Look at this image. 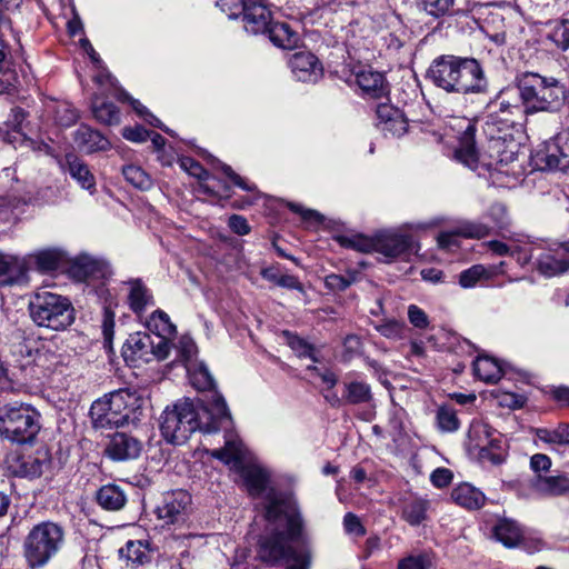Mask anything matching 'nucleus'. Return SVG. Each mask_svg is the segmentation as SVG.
Segmentation results:
<instances>
[{
    "mask_svg": "<svg viewBox=\"0 0 569 569\" xmlns=\"http://www.w3.org/2000/svg\"><path fill=\"white\" fill-rule=\"evenodd\" d=\"M246 449L237 435L227 432L224 446L211 451V456L230 465L237 470L252 497L264 495V517L269 522H276L282 517L286 520L287 535L290 539L299 537L302 528L301 516L296 512L291 500L282 492L269 488L270 473L261 465L247 461Z\"/></svg>",
    "mask_w": 569,
    "mask_h": 569,
    "instance_id": "1",
    "label": "nucleus"
},
{
    "mask_svg": "<svg viewBox=\"0 0 569 569\" xmlns=\"http://www.w3.org/2000/svg\"><path fill=\"white\" fill-rule=\"evenodd\" d=\"M204 406L197 410L189 399L167 407L161 415L160 430L163 438L173 445H183L190 436L200 430L203 433L227 429L231 417L223 397L213 392L210 400H203Z\"/></svg>",
    "mask_w": 569,
    "mask_h": 569,
    "instance_id": "2",
    "label": "nucleus"
},
{
    "mask_svg": "<svg viewBox=\"0 0 569 569\" xmlns=\"http://www.w3.org/2000/svg\"><path fill=\"white\" fill-rule=\"evenodd\" d=\"M428 78L437 88L448 93L483 94L489 88L482 66L473 58L440 56L431 62Z\"/></svg>",
    "mask_w": 569,
    "mask_h": 569,
    "instance_id": "3",
    "label": "nucleus"
},
{
    "mask_svg": "<svg viewBox=\"0 0 569 569\" xmlns=\"http://www.w3.org/2000/svg\"><path fill=\"white\" fill-rule=\"evenodd\" d=\"M515 91L529 114L555 112L566 99V89L556 78L536 72L517 76Z\"/></svg>",
    "mask_w": 569,
    "mask_h": 569,
    "instance_id": "4",
    "label": "nucleus"
},
{
    "mask_svg": "<svg viewBox=\"0 0 569 569\" xmlns=\"http://www.w3.org/2000/svg\"><path fill=\"white\" fill-rule=\"evenodd\" d=\"M139 398L128 390H118L96 400L90 417L96 428H119L139 421Z\"/></svg>",
    "mask_w": 569,
    "mask_h": 569,
    "instance_id": "5",
    "label": "nucleus"
},
{
    "mask_svg": "<svg viewBox=\"0 0 569 569\" xmlns=\"http://www.w3.org/2000/svg\"><path fill=\"white\" fill-rule=\"evenodd\" d=\"M64 529L53 522L43 521L32 527L23 541V555L31 568L44 567L64 545Z\"/></svg>",
    "mask_w": 569,
    "mask_h": 569,
    "instance_id": "6",
    "label": "nucleus"
},
{
    "mask_svg": "<svg viewBox=\"0 0 569 569\" xmlns=\"http://www.w3.org/2000/svg\"><path fill=\"white\" fill-rule=\"evenodd\" d=\"M39 417L29 405H3L0 407V436L17 443L30 442L40 430Z\"/></svg>",
    "mask_w": 569,
    "mask_h": 569,
    "instance_id": "7",
    "label": "nucleus"
},
{
    "mask_svg": "<svg viewBox=\"0 0 569 569\" xmlns=\"http://www.w3.org/2000/svg\"><path fill=\"white\" fill-rule=\"evenodd\" d=\"M29 310L37 326L56 331L66 329L74 320L70 301L60 295L48 291L38 293L30 301Z\"/></svg>",
    "mask_w": 569,
    "mask_h": 569,
    "instance_id": "8",
    "label": "nucleus"
},
{
    "mask_svg": "<svg viewBox=\"0 0 569 569\" xmlns=\"http://www.w3.org/2000/svg\"><path fill=\"white\" fill-rule=\"evenodd\" d=\"M288 537L282 531H276L271 536L262 538L259 546V557L270 565H274L287 557L289 561L288 569H309L310 550L307 548L299 551L292 550L288 547Z\"/></svg>",
    "mask_w": 569,
    "mask_h": 569,
    "instance_id": "9",
    "label": "nucleus"
},
{
    "mask_svg": "<svg viewBox=\"0 0 569 569\" xmlns=\"http://www.w3.org/2000/svg\"><path fill=\"white\" fill-rule=\"evenodd\" d=\"M487 126H498V131L520 123L529 114L515 89L502 90L487 107Z\"/></svg>",
    "mask_w": 569,
    "mask_h": 569,
    "instance_id": "10",
    "label": "nucleus"
},
{
    "mask_svg": "<svg viewBox=\"0 0 569 569\" xmlns=\"http://www.w3.org/2000/svg\"><path fill=\"white\" fill-rule=\"evenodd\" d=\"M168 355L169 343L162 339L157 341L146 332L131 333L122 347L123 359L133 367L154 359L163 360Z\"/></svg>",
    "mask_w": 569,
    "mask_h": 569,
    "instance_id": "11",
    "label": "nucleus"
},
{
    "mask_svg": "<svg viewBox=\"0 0 569 569\" xmlns=\"http://www.w3.org/2000/svg\"><path fill=\"white\" fill-rule=\"evenodd\" d=\"M535 161L542 170H567L569 168V130L561 131L546 141L537 150Z\"/></svg>",
    "mask_w": 569,
    "mask_h": 569,
    "instance_id": "12",
    "label": "nucleus"
},
{
    "mask_svg": "<svg viewBox=\"0 0 569 569\" xmlns=\"http://www.w3.org/2000/svg\"><path fill=\"white\" fill-rule=\"evenodd\" d=\"M191 496L184 490L166 492L156 508L159 520L164 525L183 523L191 510Z\"/></svg>",
    "mask_w": 569,
    "mask_h": 569,
    "instance_id": "13",
    "label": "nucleus"
},
{
    "mask_svg": "<svg viewBox=\"0 0 569 569\" xmlns=\"http://www.w3.org/2000/svg\"><path fill=\"white\" fill-rule=\"evenodd\" d=\"M417 251V246L410 236L393 232L378 234L376 252L382 256V262L389 263L397 258L408 259Z\"/></svg>",
    "mask_w": 569,
    "mask_h": 569,
    "instance_id": "14",
    "label": "nucleus"
},
{
    "mask_svg": "<svg viewBox=\"0 0 569 569\" xmlns=\"http://www.w3.org/2000/svg\"><path fill=\"white\" fill-rule=\"evenodd\" d=\"M142 450V442L126 432H116L106 447V456L114 461L137 459Z\"/></svg>",
    "mask_w": 569,
    "mask_h": 569,
    "instance_id": "15",
    "label": "nucleus"
},
{
    "mask_svg": "<svg viewBox=\"0 0 569 569\" xmlns=\"http://www.w3.org/2000/svg\"><path fill=\"white\" fill-rule=\"evenodd\" d=\"M62 257V251L57 248H44L30 252L26 256H21V260H23L26 266L27 284L30 282V272L32 270H37L41 273L56 270L59 267Z\"/></svg>",
    "mask_w": 569,
    "mask_h": 569,
    "instance_id": "16",
    "label": "nucleus"
},
{
    "mask_svg": "<svg viewBox=\"0 0 569 569\" xmlns=\"http://www.w3.org/2000/svg\"><path fill=\"white\" fill-rule=\"evenodd\" d=\"M27 286L26 266L21 256L0 251V288Z\"/></svg>",
    "mask_w": 569,
    "mask_h": 569,
    "instance_id": "17",
    "label": "nucleus"
},
{
    "mask_svg": "<svg viewBox=\"0 0 569 569\" xmlns=\"http://www.w3.org/2000/svg\"><path fill=\"white\" fill-rule=\"evenodd\" d=\"M377 127L393 137H400L408 130V120L405 113L397 107L381 103L377 107Z\"/></svg>",
    "mask_w": 569,
    "mask_h": 569,
    "instance_id": "18",
    "label": "nucleus"
},
{
    "mask_svg": "<svg viewBox=\"0 0 569 569\" xmlns=\"http://www.w3.org/2000/svg\"><path fill=\"white\" fill-rule=\"evenodd\" d=\"M289 66L297 80L302 82H317L322 77V67L318 58L308 51L295 53Z\"/></svg>",
    "mask_w": 569,
    "mask_h": 569,
    "instance_id": "19",
    "label": "nucleus"
},
{
    "mask_svg": "<svg viewBox=\"0 0 569 569\" xmlns=\"http://www.w3.org/2000/svg\"><path fill=\"white\" fill-rule=\"evenodd\" d=\"M243 22L246 30L253 34L266 33L273 23L270 10L257 0H248L243 6Z\"/></svg>",
    "mask_w": 569,
    "mask_h": 569,
    "instance_id": "20",
    "label": "nucleus"
},
{
    "mask_svg": "<svg viewBox=\"0 0 569 569\" xmlns=\"http://www.w3.org/2000/svg\"><path fill=\"white\" fill-rule=\"evenodd\" d=\"M76 146L81 152L93 153L108 150L110 142L99 131L81 124L73 133Z\"/></svg>",
    "mask_w": 569,
    "mask_h": 569,
    "instance_id": "21",
    "label": "nucleus"
},
{
    "mask_svg": "<svg viewBox=\"0 0 569 569\" xmlns=\"http://www.w3.org/2000/svg\"><path fill=\"white\" fill-rule=\"evenodd\" d=\"M119 559L126 568H136L150 561L149 543L143 540H128L118 551Z\"/></svg>",
    "mask_w": 569,
    "mask_h": 569,
    "instance_id": "22",
    "label": "nucleus"
},
{
    "mask_svg": "<svg viewBox=\"0 0 569 569\" xmlns=\"http://www.w3.org/2000/svg\"><path fill=\"white\" fill-rule=\"evenodd\" d=\"M537 269L546 277H555L569 270V259L560 250H547L537 258Z\"/></svg>",
    "mask_w": 569,
    "mask_h": 569,
    "instance_id": "23",
    "label": "nucleus"
},
{
    "mask_svg": "<svg viewBox=\"0 0 569 569\" xmlns=\"http://www.w3.org/2000/svg\"><path fill=\"white\" fill-rule=\"evenodd\" d=\"M475 124L468 121L459 140V147L456 150L457 160L469 168H475L479 159L478 151L475 146Z\"/></svg>",
    "mask_w": 569,
    "mask_h": 569,
    "instance_id": "24",
    "label": "nucleus"
},
{
    "mask_svg": "<svg viewBox=\"0 0 569 569\" xmlns=\"http://www.w3.org/2000/svg\"><path fill=\"white\" fill-rule=\"evenodd\" d=\"M66 164L71 178L74 179L82 189L88 190L90 193L96 191V178L87 163L74 154H67Z\"/></svg>",
    "mask_w": 569,
    "mask_h": 569,
    "instance_id": "25",
    "label": "nucleus"
},
{
    "mask_svg": "<svg viewBox=\"0 0 569 569\" xmlns=\"http://www.w3.org/2000/svg\"><path fill=\"white\" fill-rule=\"evenodd\" d=\"M50 465V456L47 450H38L33 456L22 457L16 473L21 477H40Z\"/></svg>",
    "mask_w": 569,
    "mask_h": 569,
    "instance_id": "26",
    "label": "nucleus"
},
{
    "mask_svg": "<svg viewBox=\"0 0 569 569\" xmlns=\"http://www.w3.org/2000/svg\"><path fill=\"white\" fill-rule=\"evenodd\" d=\"M70 273L79 281H86L91 277L98 278L103 273V263L91 256L81 254L72 261Z\"/></svg>",
    "mask_w": 569,
    "mask_h": 569,
    "instance_id": "27",
    "label": "nucleus"
},
{
    "mask_svg": "<svg viewBox=\"0 0 569 569\" xmlns=\"http://www.w3.org/2000/svg\"><path fill=\"white\" fill-rule=\"evenodd\" d=\"M452 500L469 510H476L485 505V495L469 483H460L451 491Z\"/></svg>",
    "mask_w": 569,
    "mask_h": 569,
    "instance_id": "28",
    "label": "nucleus"
},
{
    "mask_svg": "<svg viewBox=\"0 0 569 569\" xmlns=\"http://www.w3.org/2000/svg\"><path fill=\"white\" fill-rule=\"evenodd\" d=\"M266 33L274 46L284 50L293 49L299 43V34L286 22H273Z\"/></svg>",
    "mask_w": 569,
    "mask_h": 569,
    "instance_id": "29",
    "label": "nucleus"
},
{
    "mask_svg": "<svg viewBox=\"0 0 569 569\" xmlns=\"http://www.w3.org/2000/svg\"><path fill=\"white\" fill-rule=\"evenodd\" d=\"M356 81L362 91L372 97H380L386 91L385 76L371 68L358 71L356 73Z\"/></svg>",
    "mask_w": 569,
    "mask_h": 569,
    "instance_id": "30",
    "label": "nucleus"
},
{
    "mask_svg": "<svg viewBox=\"0 0 569 569\" xmlns=\"http://www.w3.org/2000/svg\"><path fill=\"white\" fill-rule=\"evenodd\" d=\"M96 498L99 506L109 511H118L122 509L127 502L124 491L116 485L102 486L98 490Z\"/></svg>",
    "mask_w": 569,
    "mask_h": 569,
    "instance_id": "31",
    "label": "nucleus"
},
{
    "mask_svg": "<svg viewBox=\"0 0 569 569\" xmlns=\"http://www.w3.org/2000/svg\"><path fill=\"white\" fill-rule=\"evenodd\" d=\"M146 326L156 336L157 341L162 339L169 343L170 337L176 332V326L162 310L153 311L147 319Z\"/></svg>",
    "mask_w": 569,
    "mask_h": 569,
    "instance_id": "32",
    "label": "nucleus"
},
{
    "mask_svg": "<svg viewBox=\"0 0 569 569\" xmlns=\"http://www.w3.org/2000/svg\"><path fill=\"white\" fill-rule=\"evenodd\" d=\"M532 487L541 495L559 496L569 491V478L566 476H537Z\"/></svg>",
    "mask_w": 569,
    "mask_h": 569,
    "instance_id": "33",
    "label": "nucleus"
},
{
    "mask_svg": "<svg viewBox=\"0 0 569 569\" xmlns=\"http://www.w3.org/2000/svg\"><path fill=\"white\" fill-rule=\"evenodd\" d=\"M128 286V301L133 312L140 315L148 306L153 305L152 295L140 280H131Z\"/></svg>",
    "mask_w": 569,
    "mask_h": 569,
    "instance_id": "34",
    "label": "nucleus"
},
{
    "mask_svg": "<svg viewBox=\"0 0 569 569\" xmlns=\"http://www.w3.org/2000/svg\"><path fill=\"white\" fill-rule=\"evenodd\" d=\"M495 537L503 546L513 548L520 543L523 537V532L517 522L509 519H503L496 525Z\"/></svg>",
    "mask_w": 569,
    "mask_h": 569,
    "instance_id": "35",
    "label": "nucleus"
},
{
    "mask_svg": "<svg viewBox=\"0 0 569 569\" xmlns=\"http://www.w3.org/2000/svg\"><path fill=\"white\" fill-rule=\"evenodd\" d=\"M186 370L189 376L190 382L194 388L202 391L209 390L211 391L210 395H212L213 392L218 393L217 391L212 390L214 387V380L204 363L197 362L188 365V368H186ZM210 399L211 396H209L206 400Z\"/></svg>",
    "mask_w": 569,
    "mask_h": 569,
    "instance_id": "36",
    "label": "nucleus"
},
{
    "mask_svg": "<svg viewBox=\"0 0 569 569\" xmlns=\"http://www.w3.org/2000/svg\"><path fill=\"white\" fill-rule=\"evenodd\" d=\"M475 375L485 382L495 383L502 376L501 366L490 357H478L473 363Z\"/></svg>",
    "mask_w": 569,
    "mask_h": 569,
    "instance_id": "37",
    "label": "nucleus"
},
{
    "mask_svg": "<svg viewBox=\"0 0 569 569\" xmlns=\"http://www.w3.org/2000/svg\"><path fill=\"white\" fill-rule=\"evenodd\" d=\"M488 248L498 256H517L518 261L522 264L529 263L533 258L531 249L521 248L519 246H508L499 240L489 241Z\"/></svg>",
    "mask_w": 569,
    "mask_h": 569,
    "instance_id": "38",
    "label": "nucleus"
},
{
    "mask_svg": "<svg viewBox=\"0 0 569 569\" xmlns=\"http://www.w3.org/2000/svg\"><path fill=\"white\" fill-rule=\"evenodd\" d=\"M343 399L351 405L368 402L371 399L370 386L363 381L345 382Z\"/></svg>",
    "mask_w": 569,
    "mask_h": 569,
    "instance_id": "39",
    "label": "nucleus"
},
{
    "mask_svg": "<svg viewBox=\"0 0 569 569\" xmlns=\"http://www.w3.org/2000/svg\"><path fill=\"white\" fill-rule=\"evenodd\" d=\"M26 113L20 108H14L11 111V119L8 120L4 140L11 144L27 142L26 134L22 132V121Z\"/></svg>",
    "mask_w": 569,
    "mask_h": 569,
    "instance_id": "40",
    "label": "nucleus"
},
{
    "mask_svg": "<svg viewBox=\"0 0 569 569\" xmlns=\"http://www.w3.org/2000/svg\"><path fill=\"white\" fill-rule=\"evenodd\" d=\"M429 501L426 499H413L406 503L402 510V518L411 526H418L427 518Z\"/></svg>",
    "mask_w": 569,
    "mask_h": 569,
    "instance_id": "41",
    "label": "nucleus"
},
{
    "mask_svg": "<svg viewBox=\"0 0 569 569\" xmlns=\"http://www.w3.org/2000/svg\"><path fill=\"white\" fill-rule=\"evenodd\" d=\"M538 439L548 445H569V425H559L556 429H537Z\"/></svg>",
    "mask_w": 569,
    "mask_h": 569,
    "instance_id": "42",
    "label": "nucleus"
},
{
    "mask_svg": "<svg viewBox=\"0 0 569 569\" xmlns=\"http://www.w3.org/2000/svg\"><path fill=\"white\" fill-rule=\"evenodd\" d=\"M92 112L94 118L102 123L112 126L120 122L119 109L111 102L99 103L96 99L92 102Z\"/></svg>",
    "mask_w": 569,
    "mask_h": 569,
    "instance_id": "43",
    "label": "nucleus"
},
{
    "mask_svg": "<svg viewBox=\"0 0 569 569\" xmlns=\"http://www.w3.org/2000/svg\"><path fill=\"white\" fill-rule=\"evenodd\" d=\"M340 243L350 249H355L360 252L369 253L376 252V247L378 242V236L375 238H370L363 234H355L351 237H341L339 239Z\"/></svg>",
    "mask_w": 569,
    "mask_h": 569,
    "instance_id": "44",
    "label": "nucleus"
},
{
    "mask_svg": "<svg viewBox=\"0 0 569 569\" xmlns=\"http://www.w3.org/2000/svg\"><path fill=\"white\" fill-rule=\"evenodd\" d=\"M489 278L490 272L482 264H475L460 272L459 284L465 289H469Z\"/></svg>",
    "mask_w": 569,
    "mask_h": 569,
    "instance_id": "45",
    "label": "nucleus"
},
{
    "mask_svg": "<svg viewBox=\"0 0 569 569\" xmlns=\"http://www.w3.org/2000/svg\"><path fill=\"white\" fill-rule=\"evenodd\" d=\"M262 277L276 283L279 287L288 288V289H296L300 292L303 291V286L298 280V278L290 276V274H280L276 269L273 268H267L263 269L261 272Z\"/></svg>",
    "mask_w": 569,
    "mask_h": 569,
    "instance_id": "46",
    "label": "nucleus"
},
{
    "mask_svg": "<svg viewBox=\"0 0 569 569\" xmlns=\"http://www.w3.org/2000/svg\"><path fill=\"white\" fill-rule=\"evenodd\" d=\"M118 98L120 100L130 102L131 107L137 112V114L141 117L144 121H147L149 124L156 128H160L166 132L170 133L169 129L164 128L162 122L151 112H149V110L139 100L131 98L124 91H121Z\"/></svg>",
    "mask_w": 569,
    "mask_h": 569,
    "instance_id": "47",
    "label": "nucleus"
},
{
    "mask_svg": "<svg viewBox=\"0 0 569 569\" xmlns=\"http://www.w3.org/2000/svg\"><path fill=\"white\" fill-rule=\"evenodd\" d=\"M122 173L124 179L133 187L146 190L152 186V181L148 173L140 167L129 164L123 167Z\"/></svg>",
    "mask_w": 569,
    "mask_h": 569,
    "instance_id": "48",
    "label": "nucleus"
},
{
    "mask_svg": "<svg viewBox=\"0 0 569 569\" xmlns=\"http://www.w3.org/2000/svg\"><path fill=\"white\" fill-rule=\"evenodd\" d=\"M176 349L178 358L183 363L184 368H188V365L199 362L196 358L197 346L190 337H181L176 345Z\"/></svg>",
    "mask_w": 569,
    "mask_h": 569,
    "instance_id": "49",
    "label": "nucleus"
},
{
    "mask_svg": "<svg viewBox=\"0 0 569 569\" xmlns=\"http://www.w3.org/2000/svg\"><path fill=\"white\" fill-rule=\"evenodd\" d=\"M378 332L391 340H401L407 336L408 328L403 322L396 320L386 321L376 327Z\"/></svg>",
    "mask_w": 569,
    "mask_h": 569,
    "instance_id": "50",
    "label": "nucleus"
},
{
    "mask_svg": "<svg viewBox=\"0 0 569 569\" xmlns=\"http://www.w3.org/2000/svg\"><path fill=\"white\" fill-rule=\"evenodd\" d=\"M437 423L441 431L453 432L459 429V420L453 409L441 407L437 412Z\"/></svg>",
    "mask_w": 569,
    "mask_h": 569,
    "instance_id": "51",
    "label": "nucleus"
},
{
    "mask_svg": "<svg viewBox=\"0 0 569 569\" xmlns=\"http://www.w3.org/2000/svg\"><path fill=\"white\" fill-rule=\"evenodd\" d=\"M428 14L439 18L453 6V0H415Z\"/></svg>",
    "mask_w": 569,
    "mask_h": 569,
    "instance_id": "52",
    "label": "nucleus"
},
{
    "mask_svg": "<svg viewBox=\"0 0 569 569\" xmlns=\"http://www.w3.org/2000/svg\"><path fill=\"white\" fill-rule=\"evenodd\" d=\"M548 38L561 50L569 48V20L558 22Z\"/></svg>",
    "mask_w": 569,
    "mask_h": 569,
    "instance_id": "53",
    "label": "nucleus"
},
{
    "mask_svg": "<svg viewBox=\"0 0 569 569\" xmlns=\"http://www.w3.org/2000/svg\"><path fill=\"white\" fill-rule=\"evenodd\" d=\"M356 281V274L341 276L331 273L326 277L325 284L328 289L335 291H343Z\"/></svg>",
    "mask_w": 569,
    "mask_h": 569,
    "instance_id": "54",
    "label": "nucleus"
},
{
    "mask_svg": "<svg viewBox=\"0 0 569 569\" xmlns=\"http://www.w3.org/2000/svg\"><path fill=\"white\" fill-rule=\"evenodd\" d=\"M180 168L188 172L190 176L204 181L209 178V172L194 159L183 157L179 160Z\"/></svg>",
    "mask_w": 569,
    "mask_h": 569,
    "instance_id": "55",
    "label": "nucleus"
},
{
    "mask_svg": "<svg viewBox=\"0 0 569 569\" xmlns=\"http://www.w3.org/2000/svg\"><path fill=\"white\" fill-rule=\"evenodd\" d=\"M287 342L299 357H308L315 360L313 348L300 337L287 333Z\"/></svg>",
    "mask_w": 569,
    "mask_h": 569,
    "instance_id": "56",
    "label": "nucleus"
},
{
    "mask_svg": "<svg viewBox=\"0 0 569 569\" xmlns=\"http://www.w3.org/2000/svg\"><path fill=\"white\" fill-rule=\"evenodd\" d=\"M431 561L427 555L408 556L398 563V569H427Z\"/></svg>",
    "mask_w": 569,
    "mask_h": 569,
    "instance_id": "57",
    "label": "nucleus"
},
{
    "mask_svg": "<svg viewBox=\"0 0 569 569\" xmlns=\"http://www.w3.org/2000/svg\"><path fill=\"white\" fill-rule=\"evenodd\" d=\"M409 322L418 329H427L430 325L427 313L418 306L410 305L408 307Z\"/></svg>",
    "mask_w": 569,
    "mask_h": 569,
    "instance_id": "58",
    "label": "nucleus"
},
{
    "mask_svg": "<svg viewBox=\"0 0 569 569\" xmlns=\"http://www.w3.org/2000/svg\"><path fill=\"white\" fill-rule=\"evenodd\" d=\"M458 231L466 238H483L489 233V228L483 223L468 222L458 228Z\"/></svg>",
    "mask_w": 569,
    "mask_h": 569,
    "instance_id": "59",
    "label": "nucleus"
},
{
    "mask_svg": "<svg viewBox=\"0 0 569 569\" xmlns=\"http://www.w3.org/2000/svg\"><path fill=\"white\" fill-rule=\"evenodd\" d=\"M488 214L499 229L506 228L509 223L507 208L502 203L492 204Z\"/></svg>",
    "mask_w": 569,
    "mask_h": 569,
    "instance_id": "60",
    "label": "nucleus"
},
{
    "mask_svg": "<svg viewBox=\"0 0 569 569\" xmlns=\"http://www.w3.org/2000/svg\"><path fill=\"white\" fill-rule=\"evenodd\" d=\"M122 136L132 142H143L149 138L150 132L141 126L126 127L122 130Z\"/></svg>",
    "mask_w": 569,
    "mask_h": 569,
    "instance_id": "61",
    "label": "nucleus"
},
{
    "mask_svg": "<svg viewBox=\"0 0 569 569\" xmlns=\"http://www.w3.org/2000/svg\"><path fill=\"white\" fill-rule=\"evenodd\" d=\"M480 459L489 461L492 465H500L505 460V449L498 448V450L490 449L488 447H481L479 451Z\"/></svg>",
    "mask_w": 569,
    "mask_h": 569,
    "instance_id": "62",
    "label": "nucleus"
},
{
    "mask_svg": "<svg viewBox=\"0 0 569 569\" xmlns=\"http://www.w3.org/2000/svg\"><path fill=\"white\" fill-rule=\"evenodd\" d=\"M343 526L348 533H355L357 536H363L366 533L359 518L351 512L346 513L343 518Z\"/></svg>",
    "mask_w": 569,
    "mask_h": 569,
    "instance_id": "63",
    "label": "nucleus"
},
{
    "mask_svg": "<svg viewBox=\"0 0 569 569\" xmlns=\"http://www.w3.org/2000/svg\"><path fill=\"white\" fill-rule=\"evenodd\" d=\"M459 236H460V233H459L458 229L455 231L441 232L438 236V244L442 249L452 250L453 248L459 246V241H458Z\"/></svg>",
    "mask_w": 569,
    "mask_h": 569,
    "instance_id": "64",
    "label": "nucleus"
}]
</instances>
